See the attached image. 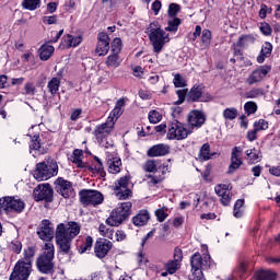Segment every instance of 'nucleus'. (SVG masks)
<instances>
[{
  "instance_id": "f257e3e1",
  "label": "nucleus",
  "mask_w": 280,
  "mask_h": 280,
  "mask_svg": "<svg viewBox=\"0 0 280 280\" xmlns=\"http://www.w3.org/2000/svg\"><path fill=\"white\" fill-rule=\"evenodd\" d=\"M82 225L80 223L70 221L66 225L65 223H59L55 231V240L58 247V255H73L71 250V244L73 240L80 235Z\"/></svg>"
},
{
  "instance_id": "f03ea898",
  "label": "nucleus",
  "mask_w": 280,
  "mask_h": 280,
  "mask_svg": "<svg viewBox=\"0 0 280 280\" xmlns=\"http://www.w3.org/2000/svg\"><path fill=\"white\" fill-rule=\"evenodd\" d=\"M43 250L44 252L36 259V268L42 275H54V268H56V262H54L56 247L54 243H45Z\"/></svg>"
},
{
  "instance_id": "7ed1b4c3",
  "label": "nucleus",
  "mask_w": 280,
  "mask_h": 280,
  "mask_svg": "<svg viewBox=\"0 0 280 280\" xmlns=\"http://www.w3.org/2000/svg\"><path fill=\"white\" fill-rule=\"evenodd\" d=\"M191 275L189 280H205L202 270H208L211 268V256L210 255H200V253H195L190 257Z\"/></svg>"
},
{
  "instance_id": "20e7f679",
  "label": "nucleus",
  "mask_w": 280,
  "mask_h": 280,
  "mask_svg": "<svg viewBox=\"0 0 280 280\" xmlns=\"http://www.w3.org/2000/svg\"><path fill=\"white\" fill-rule=\"evenodd\" d=\"M132 213V202L127 201L120 203L115 210L112 211L109 218L106 219V224L108 226H119L121 223L126 222Z\"/></svg>"
},
{
  "instance_id": "39448f33",
  "label": "nucleus",
  "mask_w": 280,
  "mask_h": 280,
  "mask_svg": "<svg viewBox=\"0 0 280 280\" xmlns=\"http://www.w3.org/2000/svg\"><path fill=\"white\" fill-rule=\"evenodd\" d=\"M33 176L36 180H49L52 176H58V163L54 160L37 163Z\"/></svg>"
},
{
  "instance_id": "423d86ee",
  "label": "nucleus",
  "mask_w": 280,
  "mask_h": 280,
  "mask_svg": "<svg viewBox=\"0 0 280 280\" xmlns=\"http://www.w3.org/2000/svg\"><path fill=\"white\" fill-rule=\"evenodd\" d=\"M147 30L148 31L145 33L148 34L149 40L153 46L154 54H161L163 47H165V43H170V35L165 34V31H163L161 27Z\"/></svg>"
},
{
  "instance_id": "0eeeda50",
  "label": "nucleus",
  "mask_w": 280,
  "mask_h": 280,
  "mask_svg": "<svg viewBox=\"0 0 280 280\" xmlns=\"http://www.w3.org/2000/svg\"><path fill=\"white\" fill-rule=\"evenodd\" d=\"M79 196L80 202L83 207H89L90 205L97 207V205H102V202H104V195L97 190L83 189L79 192Z\"/></svg>"
},
{
  "instance_id": "6e6552de",
  "label": "nucleus",
  "mask_w": 280,
  "mask_h": 280,
  "mask_svg": "<svg viewBox=\"0 0 280 280\" xmlns=\"http://www.w3.org/2000/svg\"><path fill=\"white\" fill-rule=\"evenodd\" d=\"M31 275L32 264L25 262V260H19L15 264L9 280H28Z\"/></svg>"
},
{
  "instance_id": "1a4fd4ad",
  "label": "nucleus",
  "mask_w": 280,
  "mask_h": 280,
  "mask_svg": "<svg viewBox=\"0 0 280 280\" xmlns=\"http://www.w3.org/2000/svg\"><path fill=\"white\" fill-rule=\"evenodd\" d=\"M189 130L185 128V125L180 121H173L168 125L167 139H176L177 141H183L189 136Z\"/></svg>"
},
{
  "instance_id": "9d476101",
  "label": "nucleus",
  "mask_w": 280,
  "mask_h": 280,
  "mask_svg": "<svg viewBox=\"0 0 280 280\" xmlns=\"http://www.w3.org/2000/svg\"><path fill=\"white\" fill-rule=\"evenodd\" d=\"M130 183V176L126 175L120 177L115 183V195L118 197V200H128L132 196V190L128 188Z\"/></svg>"
},
{
  "instance_id": "9b49d317",
  "label": "nucleus",
  "mask_w": 280,
  "mask_h": 280,
  "mask_svg": "<svg viewBox=\"0 0 280 280\" xmlns=\"http://www.w3.org/2000/svg\"><path fill=\"white\" fill-rule=\"evenodd\" d=\"M115 128V120L113 117H108L107 120L95 127L93 135L96 137L97 143H102L103 139L109 137Z\"/></svg>"
},
{
  "instance_id": "f8f14e48",
  "label": "nucleus",
  "mask_w": 280,
  "mask_h": 280,
  "mask_svg": "<svg viewBox=\"0 0 280 280\" xmlns=\"http://www.w3.org/2000/svg\"><path fill=\"white\" fill-rule=\"evenodd\" d=\"M36 202L45 200V202H54V188L49 184H39L33 190Z\"/></svg>"
},
{
  "instance_id": "ddd939ff",
  "label": "nucleus",
  "mask_w": 280,
  "mask_h": 280,
  "mask_svg": "<svg viewBox=\"0 0 280 280\" xmlns=\"http://www.w3.org/2000/svg\"><path fill=\"white\" fill-rule=\"evenodd\" d=\"M55 190L62 198H71L73 196V184L62 177H59L55 182Z\"/></svg>"
},
{
  "instance_id": "4468645a",
  "label": "nucleus",
  "mask_w": 280,
  "mask_h": 280,
  "mask_svg": "<svg viewBox=\"0 0 280 280\" xmlns=\"http://www.w3.org/2000/svg\"><path fill=\"white\" fill-rule=\"evenodd\" d=\"M202 85H194L187 94L190 102H211L213 96L209 93H202Z\"/></svg>"
},
{
  "instance_id": "2eb2a0df",
  "label": "nucleus",
  "mask_w": 280,
  "mask_h": 280,
  "mask_svg": "<svg viewBox=\"0 0 280 280\" xmlns=\"http://www.w3.org/2000/svg\"><path fill=\"white\" fill-rule=\"evenodd\" d=\"M113 248V243L106 238H101L95 242L94 254L98 259H104L110 249Z\"/></svg>"
},
{
  "instance_id": "dca6fc26",
  "label": "nucleus",
  "mask_w": 280,
  "mask_h": 280,
  "mask_svg": "<svg viewBox=\"0 0 280 280\" xmlns=\"http://www.w3.org/2000/svg\"><path fill=\"white\" fill-rule=\"evenodd\" d=\"M270 67L269 66H262L259 67L258 69L254 70L248 78L246 79V84H249V86H253V84H257L270 73Z\"/></svg>"
},
{
  "instance_id": "f3484780",
  "label": "nucleus",
  "mask_w": 280,
  "mask_h": 280,
  "mask_svg": "<svg viewBox=\"0 0 280 280\" xmlns=\"http://www.w3.org/2000/svg\"><path fill=\"white\" fill-rule=\"evenodd\" d=\"M187 121L190 128H202V126H205V121H207V116L205 113L194 109L188 114Z\"/></svg>"
},
{
  "instance_id": "a211bd4d",
  "label": "nucleus",
  "mask_w": 280,
  "mask_h": 280,
  "mask_svg": "<svg viewBox=\"0 0 280 280\" xmlns=\"http://www.w3.org/2000/svg\"><path fill=\"white\" fill-rule=\"evenodd\" d=\"M37 235L40 240H44L45 242L54 240V226L50 220L44 219L42 221L37 230Z\"/></svg>"
},
{
  "instance_id": "6ab92c4d",
  "label": "nucleus",
  "mask_w": 280,
  "mask_h": 280,
  "mask_svg": "<svg viewBox=\"0 0 280 280\" xmlns=\"http://www.w3.org/2000/svg\"><path fill=\"white\" fill-rule=\"evenodd\" d=\"M25 209V202L21 199H14L12 197H4V211L12 213H21Z\"/></svg>"
},
{
  "instance_id": "aec40b11",
  "label": "nucleus",
  "mask_w": 280,
  "mask_h": 280,
  "mask_svg": "<svg viewBox=\"0 0 280 280\" xmlns=\"http://www.w3.org/2000/svg\"><path fill=\"white\" fill-rule=\"evenodd\" d=\"M96 54L98 56H106L110 49V37L106 33H100L97 36Z\"/></svg>"
},
{
  "instance_id": "412c9836",
  "label": "nucleus",
  "mask_w": 280,
  "mask_h": 280,
  "mask_svg": "<svg viewBox=\"0 0 280 280\" xmlns=\"http://www.w3.org/2000/svg\"><path fill=\"white\" fill-rule=\"evenodd\" d=\"M214 191H215L217 196H219L221 198V203L224 207H229V205L231 203V190H229V188H226V185L215 186Z\"/></svg>"
},
{
  "instance_id": "4be33fe9",
  "label": "nucleus",
  "mask_w": 280,
  "mask_h": 280,
  "mask_svg": "<svg viewBox=\"0 0 280 280\" xmlns=\"http://www.w3.org/2000/svg\"><path fill=\"white\" fill-rule=\"evenodd\" d=\"M170 154V145L167 144H155L147 151V155L151 158L166 156Z\"/></svg>"
},
{
  "instance_id": "5701e85b",
  "label": "nucleus",
  "mask_w": 280,
  "mask_h": 280,
  "mask_svg": "<svg viewBox=\"0 0 280 280\" xmlns=\"http://www.w3.org/2000/svg\"><path fill=\"white\" fill-rule=\"evenodd\" d=\"M237 153H240V149L235 147L232 151L231 164L229 166L228 174H235V172H237V170L242 167L243 162H242V159H240V155Z\"/></svg>"
},
{
  "instance_id": "b1692460",
  "label": "nucleus",
  "mask_w": 280,
  "mask_h": 280,
  "mask_svg": "<svg viewBox=\"0 0 280 280\" xmlns=\"http://www.w3.org/2000/svg\"><path fill=\"white\" fill-rule=\"evenodd\" d=\"M150 222V212L148 210H140L137 215L132 218L135 226H145Z\"/></svg>"
},
{
  "instance_id": "393cba45",
  "label": "nucleus",
  "mask_w": 280,
  "mask_h": 280,
  "mask_svg": "<svg viewBox=\"0 0 280 280\" xmlns=\"http://www.w3.org/2000/svg\"><path fill=\"white\" fill-rule=\"evenodd\" d=\"M124 106H126V101H124V98H120L116 102L115 108L112 110V113L108 116V117H112L114 119V124L124 114V110L121 109V108H124Z\"/></svg>"
},
{
  "instance_id": "a878e982",
  "label": "nucleus",
  "mask_w": 280,
  "mask_h": 280,
  "mask_svg": "<svg viewBox=\"0 0 280 280\" xmlns=\"http://www.w3.org/2000/svg\"><path fill=\"white\" fill-rule=\"evenodd\" d=\"M54 51H56V48H54V46H51V45L40 46V48L38 49L40 60H43V61L49 60V58H51V56H54Z\"/></svg>"
},
{
  "instance_id": "bb28decb",
  "label": "nucleus",
  "mask_w": 280,
  "mask_h": 280,
  "mask_svg": "<svg viewBox=\"0 0 280 280\" xmlns=\"http://www.w3.org/2000/svg\"><path fill=\"white\" fill-rule=\"evenodd\" d=\"M272 54V44L270 42L265 43L260 50V55L257 57V62L259 65H262L265 62L266 58H269V56Z\"/></svg>"
},
{
  "instance_id": "cd10ccee",
  "label": "nucleus",
  "mask_w": 280,
  "mask_h": 280,
  "mask_svg": "<svg viewBox=\"0 0 280 280\" xmlns=\"http://www.w3.org/2000/svg\"><path fill=\"white\" fill-rule=\"evenodd\" d=\"M105 65L106 67H108V69H117V67L121 65V59L119 58V54L113 52L112 55H109L105 61Z\"/></svg>"
},
{
  "instance_id": "c85d7f7f",
  "label": "nucleus",
  "mask_w": 280,
  "mask_h": 280,
  "mask_svg": "<svg viewBox=\"0 0 280 280\" xmlns=\"http://www.w3.org/2000/svg\"><path fill=\"white\" fill-rule=\"evenodd\" d=\"M63 43L67 47H78L82 43V36H73L68 34L63 37Z\"/></svg>"
},
{
  "instance_id": "c756f323",
  "label": "nucleus",
  "mask_w": 280,
  "mask_h": 280,
  "mask_svg": "<svg viewBox=\"0 0 280 280\" xmlns=\"http://www.w3.org/2000/svg\"><path fill=\"white\" fill-rule=\"evenodd\" d=\"M249 163H259L261 161V152L257 149H249L245 152Z\"/></svg>"
},
{
  "instance_id": "7c9ffc66",
  "label": "nucleus",
  "mask_w": 280,
  "mask_h": 280,
  "mask_svg": "<svg viewBox=\"0 0 280 280\" xmlns=\"http://www.w3.org/2000/svg\"><path fill=\"white\" fill-rule=\"evenodd\" d=\"M30 150H36L42 154H45V148H43V143H40V136L31 137Z\"/></svg>"
},
{
  "instance_id": "2f4dec72",
  "label": "nucleus",
  "mask_w": 280,
  "mask_h": 280,
  "mask_svg": "<svg viewBox=\"0 0 280 280\" xmlns=\"http://www.w3.org/2000/svg\"><path fill=\"white\" fill-rule=\"evenodd\" d=\"M257 280H277V272L272 270H260L256 272Z\"/></svg>"
},
{
  "instance_id": "473e14b6",
  "label": "nucleus",
  "mask_w": 280,
  "mask_h": 280,
  "mask_svg": "<svg viewBox=\"0 0 280 280\" xmlns=\"http://www.w3.org/2000/svg\"><path fill=\"white\" fill-rule=\"evenodd\" d=\"M109 174H119L121 172V159L114 158L108 167Z\"/></svg>"
},
{
  "instance_id": "72a5a7b5",
  "label": "nucleus",
  "mask_w": 280,
  "mask_h": 280,
  "mask_svg": "<svg viewBox=\"0 0 280 280\" xmlns=\"http://www.w3.org/2000/svg\"><path fill=\"white\" fill-rule=\"evenodd\" d=\"M36 255V247L30 246L26 249H24V259L22 261H25V264H31L34 261V257Z\"/></svg>"
},
{
  "instance_id": "f704fd0d",
  "label": "nucleus",
  "mask_w": 280,
  "mask_h": 280,
  "mask_svg": "<svg viewBox=\"0 0 280 280\" xmlns=\"http://www.w3.org/2000/svg\"><path fill=\"white\" fill-rule=\"evenodd\" d=\"M47 89L49 90V93L51 95H56V93H58V91H60V79L59 78H52L48 82Z\"/></svg>"
},
{
  "instance_id": "c9c22d12",
  "label": "nucleus",
  "mask_w": 280,
  "mask_h": 280,
  "mask_svg": "<svg viewBox=\"0 0 280 280\" xmlns=\"http://www.w3.org/2000/svg\"><path fill=\"white\" fill-rule=\"evenodd\" d=\"M84 152L80 149H75L72 153V163H74L78 167H84V162H82V156Z\"/></svg>"
},
{
  "instance_id": "e433bc0d",
  "label": "nucleus",
  "mask_w": 280,
  "mask_h": 280,
  "mask_svg": "<svg viewBox=\"0 0 280 280\" xmlns=\"http://www.w3.org/2000/svg\"><path fill=\"white\" fill-rule=\"evenodd\" d=\"M200 156L203 161L213 159V154H211V145L209 143L202 144L200 148Z\"/></svg>"
},
{
  "instance_id": "4c0bfd02",
  "label": "nucleus",
  "mask_w": 280,
  "mask_h": 280,
  "mask_svg": "<svg viewBox=\"0 0 280 280\" xmlns=\"http://www.w3.org/2000/svg\"><path fill=\"white\" fill-rule=\"evenodd\" d=\"M180 23L182 21L179 18H173L172 20H168V26L165 27V32H178Z\"/></svg>"
},
{
  "instance_id": "58836bf2",
  "label": "nucleus",
  "mask_w": 280,
  "mask_h": 280,
  "mask_svg": "<svg viewBox=\"0 0 280 280\" xmlns=\"http://www.w3.org/2000/svg\"><path fill=\"white\" fill-rule=\"evenodd\" d=\"M164 268L168 275H175V272L180 268V262H177L176 260H168Z\"/></svg>"
},
{
  "instance_id": "ea45409f",
  "label": "nucleus",
  "mask_w": 280,
  "mask_h": 280,
  "mask_svg": "<svg viewBox=\"0 0 280 280\" xmlns=\"http://www.w3.org/2000/svg\"><path fill=\"white\" fill-rule=\"evenodd\" d=\"M91 248H93V237L86 236L84 243L79 247V253L80 255H84V253L91 250Z\"/></svg>"
},
{
  "instance_id": "a19ab883",
  "label": "nucleus",
  "mask_w": 280,
  "mask_h": 280,
  "mask_svg": "<svg viewBox=\"0 0 280 280\" xmlns=\"http://www.w3.org/2000/svg\"><path fill=\"white\" fill-rule=\"evenodd\" d=\"M22 5L25 10L34 11L40 8V0H24Z\"/></svg>"
},
{
  "instance_id": "79ce46f5",
  "label": "nucleus",
  "mask_w": 280,
  "mask_h": 280,
  "mask_svg": "<svg viewBox=\"0 0 280 280\" xmlns=\"http://www.w3.org/2000/svg\"><path fill=\"white\" fill-rule=\"evenodd\" d=\"M242 207H244V199L236 200L234 205V210H233L234 218H242V215H244V211H242Z\"/></svg>"
},
{
  "instance_id": "37998d69",
  "label": "nucleus",
  "mask_w": 280,
  "mask_h": 280,
  "mask_svg": "<svg viewBox=\"0 0 280 280\" xmlns=\"http://www.w3.org/2000/svg\"><path fill=\"white\" fill-rule=\"evenodd\" d=\"M261 95H264V89L261 88H254L246 92V97L248 100H255L257 97H261Z\"/></svg>"
},
{
  "instance_id": "c03bdc74",
  "label": "nucleus",
  "mask_w": 280,
  "mask_h": 280,
  "mask_svg": "<svg viewBox=\"0 0 280 280\" xmlns=\"http://www.w3.org/2000/svg\"><path fill=\"white\" fill-rule=\"evenodd\" d=\"M223 117L224 119H229L230 121H233V119L237 118V108L235 107L225 108L223 110Z\"/></svg>"
},
{
  "instance_id": "a18cd8bd",
  "label": "nucleus",
  "mask_w": 280,
  "mask_h": 280,
  "mask_svg": "<svg viewBox=\"0 0 280 280\" xmlns=\"http://www.w3.org/2000/svg\"><path fill=\"white\" fill-rule=\"evenodd\" d=\"M250 40H254L252 35H242L236 44H233V47H246V43H250Z\"/></svg>"
},
{
  "instance_id": "49530a36",
  "label": "nucleus",
  "mask_w": 280,
  "mask_h": 280,
  "mask_svg": "<svg viewBox=\"0 0 280 280\" xmlns=\"http://www.w3.org/2000/svg\"><path fill=\"white\" fill-rule=\"evenodd\" d=\"M173 82L176 89H185L187 86V81L180 74H175Z\"/></svg>"
},
{
  "instance_id": "de8ad7c7",
  "label": "nucleus",
  "mask_w": 280,
  "mask_h": 280,
  "mask_svg": "<svg viewBox=\"0 0 280 280\" xmlns=\"http://www.w3.org/2000/svg\"><path fill=\"white\" fill-rule=\"evenodd\" d=\"M244 110L247 115H254V113H257V103L253 101L245 103Z\"/></svg>"
},
{
  "instance_id": "09e8293b",
  "label": "nucleus",
  "mask_w": 280,
  "mask_h": 280,
  "mask_svg": "<svg viewBox=\"0 0 280 280\" xmlns=\"http://www.w3.org/2000/svg\"><path fill=\"white\" fill-rule=\"evenodd\" d=\"M98 231L101 235H103L104 237H108V240H113V229L106 228L104 223L100 224Z\"/></svg>"
},
{
  "instance_id": "8fccbe9b",
  "label": "nucleus",
  "mask_w": 280,
  "mask_h": 280,
  "mask_svg": "<svg viewBox=\"0 0 280 280\" xmlns=\"http://www.w3.org/2000/svg\"><path fill=\"white\" fill-rule=\"evenodd\" d=\"M89 170L94 174H98L101 178H104L106 176V171H104V164H97L94 167L90 166Z\"/></svg>"
},
{
  "instance_id": "3c124183",
  "label": "nucleus",
  "mask_w": 280,
  "mask_h": 280,
  "mask_svg": "<svg viewBox=\"0 0 280 280\" xmlns=\"http://www.w3.org/2000/svg\"><path fill=\"white\" fill-rule=\"evenodd\" d=\"M112 51L113 54H121V38H114L112 42Z\"/></svg>"
},
{
  "instance_id": "603ef678",
  "label": "nucleus",
  "mask_w": 280,
  "mask_h": 280,
  "mask_svg": "<svg viewBox=\"0 0 280 280\" xmlns=\"http://www.w3.org/2000/svg\"><path fill=\"white\" fill-rule=\"evenodd\" d=\"M10 248L16 255H21V250H23V244L21 243V241L15 240L11 242Z\"/></svg>"
},
{
  "instance_id": "864d4df0",
  "label": "nucleus",
  "mask_w": 280,
  "mask_h": 280,
  "mask_svg": "<svg viewBox=\"0 0 280 280\" xmlns=\"http://www.w3.org/2000/svg\"><path fill=\"white\" fill-rule=\"evenodd\" d=\"M143 170L149 173L156 172V162L154 160H148L143 165Z\"/></svg>"
},
{
  "instance_id": "5fc2aeb1",
  "label": "nucleus",
  "mask_w": 280,
  "mask_h": 280,
  "mask_svg": "<svg viewBox=\"0 0 280 280\" xmlns=\"http://www.w3.org/2000/svg\"><path fill=\"white\" fill-rule=\"evenodd\" d=\"M161 119H163V117L161 116V114L156 110H151L149 113V121L150 124H159V121H161Z\"/></svg>"
},
{
  "instance_id": "6e6d98bb",
  "label": "nucleus",
  "mask_w": 280,
  "mask_h": 280,
  "mask_svg": "<svg viewBox=\"0 0 280 280\" xmlns=\"http://www.w3.org/2000/svg\"><path fill=\"white\" fill-rule=\"evenodd\" d=\"M201 43L206 46L211 45V31L205 28L201 33Z\"/></svg>"
},
{
  "instance_id": "4d7b16f0",
  "label": "nucleus",
  "mask_w": 280,
  "mask_h": 280,
  "mask_svg": "<svg viewBox=\"0 0 280 280\" xmlns=\"http://www.w3.org/2000/svg\"><path fill=\"white\" fill-rule=\"evenodd\" d=\"M180 12V5L177 3H171L168 7V15L172 16V19H176V15Z\"/></svg>"
},
{
  "instance_id": "13d9d810",
  "label": "nucleus",
  "mask_w": 280,
  "mask_h": 280,
  "mask_svg": "<svg viewBox=\"0 0 280 280\" xmlns=\"http://www.w3.org/2000/svg\"><path fill=\"white\" fill-rule=\"evenodd\" d=\"M254 128L259 132L261 130H268V121L265 119H259L254 122Z\"/></svg>"
},
{
  "instance_id": "bf43d9fd",
  "label": "nucleus",
  "mask_w": 280,
  "mask_h": 280,
  "mask_svg": "<svg viewBox=\"0 0 280 280\" xmlns=\"http://www.w3.org/2000/svg\"><path fill=\"white\" fill-rule=\"evenodd\" d=\"M176 95L178 96V100L175 102L176 106H179V104H183L185 102V97H187L188 93L187 90H177Z\"/></svg>"
},
{
  "instance_id": "052dcab7",
  "label": "nucleus",
  "mask_w": 280,
  "mask_h": 280,
  "mask_svg": "<svg viewBox=\"0 0 280 280\" xmlns=\"http://www.w3.org/2000/svg\"><path fill=\"white\" fill-rule=\"evenodd\" d=\"M155 218L158 222H165V220L167 219V212H165V209L160 208L155 210Z\"/></svg>"
},
{
  "instance_id": "680f3d73",
  "label": "nucleus",
  "mask_w": 280,
  "mask_h": 280,
  "mask_svg": "<svg viewBox=\"0 0 280 280\" xmlns=\"http://www.w3.org/2000/svg\"><path fill=\"white\" fill-rule=\"evenodd\" d=\"M259 30L264 36H270L272 34V28L268 23H261Z\"/></svg>"
},
{
  "instance_id": "e2e57ef3",
  "label": "nucleus",
  "mask_w": 280,
  "mask_h": 280,
  "mask_svg": "<svg viewBox=\"0 0 280 280\" xmlns=\"http://www.w3.org/2000/svg\"><path fill=\"white\" fill-rule=\"evenodd\" d=\"M147 178H150L151 185H159L165 178L163 175H148Z\"/></svg>"
},
{
  "instance_id": "0e129e2a",
  "label": "nucleus",
  "mask_w": 280,
  "mask_h": 280,
  "mask_svg": "<svg viewBox=\"0 0 280 280\" xmlns=\"http://www.w3.org/2000/svg\"><path fill=\"white\" fill-rule=\"evenodd\" d=\"M98 144L101 145V148L108 149V148H114L115 142L113 141V139L108 138L107 136V138L103 139L102 142H98Z\"/></svg>"
},
{
  "instance_id": "69168bd1",
  "label": "nucleus",
  "mask_w": 280,
  "mask_h": 280,
  "mask_svg": "<svg viewBox=\"0 0 280 280\" xmlns=\"http://www.w3.org/2000/svg\"><path fill=\"white\" fill-rule=\"evenodd\" d=\"M43 23H46V25H56V23H58V16L57 15L44 16Z\"/></svg>"
},
{
  "instance_id": "338daca9",
  "label": "nucleus",
  "mask_w": 280,
  "mask_h": 280,
  "mask_svg": "<svg viewBox=\"0 0 280 280\" xmlns=\"http://www.w3.org/2000/svg\"><path fill=\"white\" fill-rule=\"evenodd\" d=\"M25 95H34L36 93V88L34 86V83H26L24 85Z\"/></svg>"
},
{
  "instance_id": "774afa93",
  "label": "nucleus",
  "mask_w": 280,
  "mask_h": 280,
  "mask_svg": "<svg viewBox=\"0 0 280 280\" xmlns=\"http://www.w3.org/2000/svg\"><path fill=\"white\" fill-rule=\"evenodd\" d=\"M173 261H177V264H180V261H183V249L175 248Z\"/></svg>"
}]
</instances>
